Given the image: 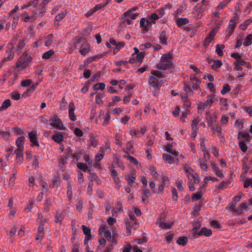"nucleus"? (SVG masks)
I'll return each mask as SVG.
<instances>
[{"instance_id": "nucleus-12", "label": "nucleus", "mask_w": 252, "mask_h": 252, "mask_svg": "<svg viewBox=\"0 0 252 252\" xmlns=\"http://www.w3.org/2000/svg\"><path fill=\"white\" fill-rule=\"evenodd\" d=\"M140 27L143 28V30L146 32L148 31V28L152 27V24L149 21H147L145 18H142L140 22Z\"/></svg>"}, {"instance_id": "nucleus-42", "label": "nucleus", "mask_w": 252, "mask_h": 252, "mask_svg": "<svg viewBox=\"0 0 252 252\" xmlns=\"http://www.w3.org/2000/svg\"><path fill=\"white\" fill-rule=\"evenodd\" d=\"M105 85L103 83H98L94 86V88L95 90H103L104 89Z\"/></svg>"}, {"instance_id": "nucleus-55", "label": "nucleus", "mask_w": 252, "mask_h": 252, "mask_svg": "<svg viewBox=\"0 0 252 252\" xmlns=\"http://www.w3.org/2000/svg\"><path fill=\"white\" fill-rule=\"evenodd\" d=\"M161 180H162L161 185H164V186L167 185L169 182L168 178L164 175H162L161 176Z\"/></svg>"}, {"instance_id": "nucleus-36", "label": "nucleus", "mask_w": 252, "mask_h": 252, "mask_svg": "<svg viewBox=\"0 0 252 252\" xmlns=\"http://www.w3.org/2000/svg\"><path fill=\"white\" fill-rule=\"evenodd\" d=\"M188 242V239L187 237H180L177 240V243L180 245L184 246Z\"/></svg>"}, {"instance_id": "nucleus-41", "label": "nucleus", "mask_w": 252, "mask_h": 252, "mask_svg": "<svg viewBox=\"0 0 252 252\" xmlns=\"http://www.w3.org/2000/svg\"><path fill=\"white\" fill-rule=\"evenodd\" d=\"M213 102L214 101L213 99H212L211 98H209V97H207L206 101L204 103L202 104V111H204L205 106H211Z\"/></svg>"}, {"instance_id": "nucleus-4", "label": "nucleus", "mask_w": 252, "mask_h": 252, "mask_svg": "<svg viewBox=\"0 0 252 252\" xmlns=\"http://www.w3.org/2000/svg\"><path fill=\"white\" fill-rule=\"evenodd\" d=\"M208 2L206 0H202L201 2L198 3L194 7V10L198 15H202L203 12L206 9Z\"/></svg>"}, {"instance_id": "nucleus-53", "label": "nucleus", "mask_w": 252, "mask_h": 252, "mask_svg": "<svg viewBox=\"0 0 252 252\" xmlns=\"http://www.w3.org/2000/svg\"><path fill=\"white\" fill-rule=\"evenodd\" d=\"M32 83V81L30 79L23 80L21 82V85L23 87L30 86Z\"/></svg>"}, {"instance_id": "nucleus-23", "label": "nucleus", "mask_w": 252, "mask_h": 252, "mask_svg": "<svg viewBox=\"0 0 252 252\" xmlns=\"http://www.w3.org/2000/svg\"><path fill=\"white\" fill-rule=\"evenodd\" d=\"M225 47L223 44H217L216 46V52L220 56H222L223 55L222 50Z\"/></svg>"}, {"instance_id": "nucleus-33", "label": "nucleus", "mask_w": 252, "mask_h": 252, "mask_svg": "<svg viewBox=\"0 0 252 252\" xmlns=\"http://www.w3.org/2000/svg\"><path fill=\"white\" fill-rule=\"evenodd\" d=\"M222 63L221 61L215 60L213 64L211 66V67L213 69L219 68L222 65Z\"/></svg>"}, {"instance_id": "nucleus-45", "label": "nucleus", "mask_w": 252, "mask_h": 252, "mask_svg": "<svg viewBox=\"0 0 252 252\" xmlns=\"http://www.w3.org/2000/svg\"><path fill=\"white\" fill-rule=\"evenodd\" d=\"M212 40H213V39H212V37L207 36L205 37V38L204 40L203 43L204 47H208Z\"/></svg>"}, {"instance_id": "nucleus-11", "label": "nucleus", "mask_w": 252, "mask_h": 252, "mask_svg": "<svg viewBox=\"0 0 252 252\" xmlns=\"http://www.w3.org/2000/svg\"><path fill=\"white\" fill-rule=\"evenodd\" d=\"M173 54L168 53L163 54L160 59L161 63H173Z\"/></svg>"}, {"instance_id": "nucleus-46", "label": "nucleus", "mask_w": 252, "mask_h": 252, "mask_svg": "<svg viewBox=\"0 0 252 252\" xmlns=\"http://www.w3.org/2000/svg\"><path fill=\"white\" fill-rule=\"evenodd\" d=\"M103 97V95L102 94H97L95 96V102L98 105H101L103 103V101L102 100V98Z\"/></svg>"}, {"instance_id": "nucleus-49", "label": "nucleus", "mask_w": 252, "mask_h": 252, "mask_svg": "<svg viewBox=\"0 0 252 252\" xmlns=\"http://www.w3.org/2000/svg\"><path fill=\"white\" fill-rule=\"evenodd\" d=\"M190 113L189 110H185L184 113H182L181 117H180V121L183 122H185V118H187V116L188 114Z\"/></svg>"}, {"instance_id": "nucleus-20", "label": "nucleus", "mask_w": 252, "mask_h": 252, "mask_svg": "<svg viewBox=\"0 0 252 252\" xmlns=\"http://www.w3.org/2000/svg\"><path fill=\"white\" fill-rule=\"evenodd\" d=\"M11 105L10 99H5L0 107V112L7 109Z\"/></svg>"}, {"instance_id": "nucleus-18", "label": "nucleus", "mask_w": 252, "mask_h": 252, "mask_svg": "<svg viewBox=\"0 0 252 252\" xmlns=\"http://www.w3.org/2000/svg\"><path fill=\"white\" fill-rule=\"evenodd\" d=\"M151 73L152 74H153V76H155L157 78H163L165 76V74L164 72L158 70H152Z\"/></svg>"}, {"instance_id": "nucleus-8", "label": "nucleus", "mask_w": 252, "mask_h": 252, "mask_svg": "<svg viewBox=\"0 0 252 252\" xmlns=\"http://www.w3.org/2000/svg\"><path fill=\"white\" fill-rule=\"evenodd\" d=\"M29 137L30 142L32 143V146H36L39 147V144L37 140V134L34 131H32L29 133Z\"/></svg>"}, {"instance_id": "nucleus-27", "label": "nucleus", "mask_w": 252, "mask_h": 252, "mask_svg": "<svg viewBox=\"0 0 252 252\" xmlns=\"http://www.w3.org/2000/svg\"><path fill=\"white\" fill-rule=\"evenodd\" d=\"M247 142L245 140H242L239 143V147L243 152H246L247 151L248 148L246 144Z\"/></svg>"}, {"instance_id": "nucleus-63", "label": "nucleus", "mask_w": 252, "mask_h": 252, "mask_svg": "<svg viewBox=\"0 0 252 252\" xmlns=\"http://www.w3.org/2000/svg\"><path fill=\"white\" fill-rule=\"evenodd\" d=\"M199 165L201 168V169L205 171H207V169L208 168V166L207 164H206L204 161H200L199 162Z\"/></svg>"}, {"instance_id": "nucleus-32", "label": "nucleus", "mask_w": 252, "mask_h": 252, "mask_svg": "<svg viewBox=\"0 0 252 252\" xmlns=\"http://www.w3.org/2000/svg\"><path fill=\"white\" fill-rule=\"evenodd\" d=\"M137 9V7H133L131 9H130L129 10H128L127 11H126V12H125L122 15V20H123V19L124 18H126V17H127L128 16L130 15V14L134 11H136V10Z\"/></svg>"}, {"instance_id": "nucleus-30", "label": "nucleus", "mask_w": 252, "mask_h": 252, "mask_svg": "<svg viewBox=\"0 0 252 252\" xmlns=\"http://www.w3.org/2000/svg\"><path fill=\"white\" fill-rule=\"evenodd\" d=\"M54 53L53 50H50L42 54V57L43 59L47 60L49 59Z\"/></svg>"}, {"instance_id": "nucleus-21", "label": "nucleus", "mask_w": 252, "mask_h": 252, "mask_svg": "<svg viewBox=\"0 0 252 252\" xmlns=\"http://www.w3.org/2000/svg\"><path fill=\"white\" fill-rule=\"evenodd\" d=\"M25 141L24 136H21L19 137L16 141V146L19 148L24 149V144Z\"/></svg>"}, {"instance_id": "nucleus-35", "label": "nucleus", "mask_w": 252, "mask_h": 252, "mask_svg": "<svg viewBox=\"0 0 252 252\" xmlns=\"http://www.w3.org/2000/svg\"><path fill=\"white\" fill-rule=\"evenodd\" d=\"M9 50H10V53H9V54L7 55V56L4 58H3L2 60V61L3 62H6V61H9V60H12V59H13L14 58V53L12 52V49L11 48H9Z\"/></svg>"}, {"instance_id": "nucleus-7", "label": "nucleus", "mask_w": 252, "mask_h": 252, "mask_svg": "<svg viewBox=\"0 0 252 252\" xmlns=\"http://www.w3.org/2000/svg\"><path fill=\"white\" fill-rule=\"evenodd\" d=\"M169 36L168 32L167 30H163L161 31L158 36L160 43L163 45H167V38Z\"/></svg>"}, {"instance_id": "nucleus-52", "label": "nucleus", "mask_w": 252, "mask_h": 252, "mask_svg": "<svg viewBox=\"0 0 252 252\" xmlns=\"http://www.w3.org/2000/svg\"><path fill=\"white\" fill-rule=\"evenodd\" d=\"M106 5V4L102 3L96 4L94 6V7L93 8L94 11H95L96 12L98 10L100 9L103 8Z\"/></svg>"}, {"instance_id": "nucleus-28", "label": "nucleus", "mask_w": 252, "mask_h": 252, "mask_svg": "<svg viewBox=\"0 0 252 252\" xmlns=\"http://www.w3.org/2000/svg\"><path fill=\"white\" fill-rule=\"evenodd\" d=\"M202 195V190L201 189H200L195 193H193L192 196V201H197L201 198Z\"/></svg>"}, {"instance_id": "nucleus-25", "label": "nucleus", "mask_w": 252, "mask_h": 252, "mask_svg": "<svg viewBox=\"0 0 252 252\" xmlns=\"http://www.w3.org/2000/svg\"><path fill=\"white\" fill-rule=\"evenodd\" d=\"M250 134L248 133L239 132L238 133V136L237 137V139H240L241 138H245V140L247 142H249L250 141Z\"/></svg>"}, {"instance_id": "nucleus-6", "label": "nucleus", "mask_w": 252, "mask_h": 252, "mask_svg": "<svg viewBox=\"0 0 252 252\" xmlns=\"http://www.w3.org/2000/svg\"><path fill=\"white\" fill-rule=\"evenodd\" d=\"M158 79L153 75L149 76L148 78V84L152 87L155 89H159Z\"/></svg>"}, {"instance_id": "nucleus-19", "label": "nucleus", "mask_w": 252, "mask_h": 252, "mask_svg": "<svg viewBox=\"0 0 252 252\" xmlns=\"http://www.w3.org/2000/svg\"><path fill=\"white\" fill-rule=\"evenodd\" d=\"M157 67L158 69L166 70L171 68L173 67V63H158L157 65Z\"/></svg>"}, {"instance_id": "nucleus-17", "label": "nucleus", "mask_w": 252, "mask_h": 252, "mask_svg": "<svg viewBox=\"0 0 252 252\" xmlns=\"http://www.w3.org/2000/svg\"><path fill=\"white\" fill-rule=\"evenodd\" d=\"M90 51V47L88 44H83L81 46V49L79 52L82 55H86Z\"/></svg>"}, {"instance_id": "nucleus-59", "label": "nucleus", "mask_w": 252, "mask_h": 252, "mask_svg": "<svg viewBox=\"0 0 252 252\" xmlns=\"http://www.w3.org/2000/svg\"><path fill=\"white\" fill-rule=\"evenodd\" d=\"M38 2H39V0H31L28 3V5L29 6H32L33 7H36L38 4Z\"/></svg>"}, {"instance_id": "nucleus-5", "label": "nucleus", "mask_w": 252, "mask_h": 252, "mask_svg": "<svg viewBox=\"0 0 252 252\" xmlns=\"http://www.w3.org/2000/svg\"><path fill=\"white\" fill-rule=\"evenodd\" d=\"M105 55V53H103L101 55H95L94 56H93V57H91L88 58V59H87L86 60H85L84 61V64L80 65V66L79 67V69H82L84 67L87 66L89 64V63H90L94 61H96L97 59L101 58Z\"/></svg>"}, {"instance_id": "nucleus-29", "label": "nucleus", "mask_w": 252, "mask_h": 252, "mask_svg": "<svg viewBox=\"0 0 252 252\" xmlns=\"http://www.w3.org/2000/svg\"><path fill=\"white\" fill-rule=\"evenodd\" d=\"M159 225L162 228L168 229L172 227L173 223L170 222H160Z\"/></svg>"}, {"instance_id": "nucleus-60", "label": "nucleus", "mask_w": 252, "mask_h": 252, "mask_svg": "<svg viewBox=\"0 0 252 252\" xmlns=\"http://www.w3.org/2000/svg\"><path fill=\"white\" fill-rule=\"evenodd\" d=\"M83 233L85 235H89L91 234V230L90 228L87 227L86 226L83 225L82 226Z\"/></svg>"}, {"instance_id": "nucleus-40", "label": "nucleus", "mask_w": 252, "mask_h": 252, "mask_svg": "<svg viewBox=\"0 0 252 252\" xmlns=\"http://www.w3.org/2000/svg\"><path fill=\"white\" fill-rule=\"evenodd\" d=\"M53 34L48 35L46 38V41H45V45L46 46H50L53 41Z\"/></svg>"}, {"instance_id": "nucleus-44", "label": "nucleus", "mask_w": 252, "mask_h": 252, "mask_svg": "<svg viewBox=\"0 0 252 252\" xmlns=\"http://www.w3.org/2000/svg\"><path fill=\"white\" fill-rule=\"evenodd\" d=\"M89 179L91 181L90 182L93 183L94 181H97L98 180V177L96 173L93 172L90 175Z\"/></svg>"}, {"instance_id": "nucleus-37", "label": "nucleus", "mask_w": 252, "mask_h": 252, "mask_svg": "<svg viewBox=\"0 0 252 252\" xmlns=\"http://www.w3.org/2000/svg\"><path fill=\"white\" fill-rule=\"evenodd\" d=\"M27 39L25 38H23L20 40L17 45V48L19 50H21L25 46L26 43Z\"/></svg>"}, {"instance_id": "nucleus-34", "label": "nucleus", "mask_w": 252, "mask_h": 252, "mask_svg": "<svg viewBox=\"0 0 252 252\" xmlns=\"http://www.w3.org/2000/svg\"><path fill=\"white\" fill-rule=\"evenodd\" d=\"M77 167L80 170L84 172H86L88 170V166L86 163L83 162H79L77 164Z\"/></svg>"}, {"instance_id": "nucleus-54", "label": "nucleus", "mask_w": 252, "mask_h": 252, "mask_svg": "<svg viewBox=\"0 0 252 252\" xmlns=\"http://www.w3.org/2000/svg\"><path fill=\"white\" fill-rule=\"evenodd\" d=\"M82 153L81 151H78L72 154L73 159H76L77 161L79 160L80 158Z\"/></svg>"}, {"instance_id": "nucleus-22", "label": "nucleus", "mask_w": 252, "mask_h": 252, "mask_svg": "<svg viewBox=\"0 0 252 252\" xmlns=\"http://www.w3.org/2000/svg\"><path fill=\"white\" fill-rule=\"evenodd\" d=\"M133 142L132 141H130L127 143L126 147V149H123V151L126 154H128L129 153L132 154L131 152V150L133 148Z\"/></svg>"}, {"instance_id": "nucleus-50", "label": "nucleus", "mask_w": 252, "mask_h": 252, "mask_svg": "<svg viewBox=\"0 0 252 252\" xmlns=\"http://www.w3.org/2000/svg\"><path fill=\"white\" fill-rule=\"evenodd\" d=\"M74 133L78 137H81L83 135L82 130L79 128H75L74 130Z\"/></svg>"}, {"instance_id": "nucleus-62", "label": "nucleus", "mask_w": 252, "mask_h": 252, "mask_svg": "<svg viewBox=\"0 0 252 252\" xmlns=\"http://www.w3.org/2000/svg\"><path fill=\"white\" fill-rule=\"evenodd\" d=\"M202 151L204 152L203 157H204V159L206 161L210 159V155L209 154L208 151H207L205 149H203L202 150Z\"/></svg>"}, {"instance_id": "nucleus-9", "label": "nucleus", "mask_w": 252, "mask_h": 252, "mask_svg": "<svg viewBox=\"0 0 252 252\" xmlns=\"http://www.w3.org/2000/svg\"><path fill=\"white\" fill-rule=\"evenodd\" d=\"M125 178L131 187H137V184H135L136 177L134 176L133 172H131L129 175L125 176Z\"/></svg>"}, {"instance_id": "nucleus-64", "label": "nucleus", "mask_w": 252, "mask_h": 252, "mask_svg": "<svg viewBox=\"0 0 252 252\" xmlns=\"http://www.w3.org/2000/svg\"><path fill=\"white\" fill-rule=\"evenodd\" d=\"M212 128L213 131L218 133H221L222 130L221 127L218 125H215Z\"/></svg>"}, {"instance_id": "nucleus-16", "label": "nucleus", "mask_w": 252, "mask_h": 252, "mask_svg": "<svg viewBox=\"0 0 252 252\" xmlns=\"http://www.w3.org/2000/svg\"><path fill=\"white\" fill-rule=\"evenodd\" d=\"M52 139L57 143H60L63 140V136L61 132H58L54 134Z\"/></svg>"}, {"instance_id": "nucleus-3", "label": "nucleus", "mask_w": 252, "mask_h": 252, "mask_svg": "<svg viewBox=\"0 0 252 252\" xmlns=\"http://www.w3.org/2000/svg\"><path fill=\"white\" fill-rule=\"evenodd\" d=\"M50 124L53 127L59 130H63L64 129L62 124V122L60 119L57 116L54 115L49 120Z\"/></svg>"}, {"instance_id": "nucleus-43", "label": "nucleus", "mask_w": 252, "mask_h": 252, "mask_svg": "<svg viewBox=\"0 0 252 252\" xmlns=\"http://www.w3.org/2000/svg\"><path fill=\"white\" fill-rule=\"evenodd\" d=\"M115 140L117 141L116 144L119 146H122V143L121 141L122 140V136L118 133L116 134L115 136Z\"/></svg>"}, {"instance_id": "nucleus-51", "label": "nucleus", "mask_w": 252, "mask_h": 252, "mask_svg": "<svg viewBox=\"0 0 252 252\" xmlns=\"http://www.w3.org/2000/svg\"><path fill=\"white\" fill-rule=\"evenodd\" d=\"M11 95V98L16 100H19L21 98L20 94L17 92H13Z\"/></svg>"}, {"instance_id": "nucleus-13", "label": "nucleus", "mask_w": 252, "mask_h": 252, "mask_svg": "<svg viewBox=\"0 0 252 252\" xmlns=\"http://www.w3.org/2000/svg\"><path fill=\"white\" fill-rule=\"evenodd\" d=\"M75 106L73 102L69 103L68 114L69 117L71 120L75 121L76 120V118L74 114Z\"/></svg>"}, {"instance_id": "nucleus-58", "label": "nucleus", "mask_w": 252, "mask_h": 252, "mask_svg": "<svg viewBox=\"0 0 252 252\" xmlns=\"http://www.w3.org/2000/svg\"><path fill=\"white\" fill-rule=\"evenodd\" d=\"M127 159L129 160L131 163H134L135 165H137L139 163L138 160L132 156H128Z\"/></svg>"}, {"instance_id": "nucleus-61", "label": "nucleus", "mask_w": 252, "mask_h": 252, "mask_svg": "<svg viewBox=\"0 0 252 252\" xmlns=\"http://www.w3.org/2000/svg\"><path fill=\"white\" fill-rule=\"evenodd\" d=\"M229 117L227 115H222L221 118V123L222 124L225 125L228 123Z\"/></svg>"}, {"instance_id": "nucleus-47", "label": "nucleus", "mask_w": 252, "mask_h": 252, "mask_svg": "<svg viewBox=\"0 0 252 252\" xmlns=\"http://www.w3.org/2000/svg\"><path fill=\"white\" fill-rule=\"evenodd\" d=\"M150 173L152 176L154 178H157L158 176V174L156 171V169L155 167L150 166L149 168Z\"/></svg>"}, {"instance_id": "nucleus-57", "label": "nucleus", "mask_w": 252, "mask_h": 252, "mask_svg": "<svg viewBox=\"0 0 252 252\" xmlns=\"http://www.w3.org/2000/svg\"><path fill=\"white\" fill-rule=\"evenodd\" d=\"M246 64V62H245L243 60H241L240 59L238 60H236V61L233 63V64L235 66H237V64H238L241 66H244Z\"/></svg>"}, {"instance_id": "nucleus-31", "label": "nucleus", "mask_w": 252, "mask_h": 252, "mask_svg": "<svg viewBox=\"0 0 252 252\" xmlns=\"http://www.w3.org/2000/svg\"><path fill=\"white\" fill-rule=\"evenodd\" d=\"M184 90L186 93V94L190 96L193 94V92L190 87L186 83L184 84Z\"/></svg>"}, {"instance_id": "nucleus-15", "label": "nucleus", "mask_w": 252, "mask_h": 252, "mask_svg": "<svg viewBox=\"0 0 252 252\" xmlns=\"http://www.w3.org/2000/svg\"><path fill=\"white\" fill-rule=\"evenodd\" d=\"M212 230L206 227L202 228L200 231L198 233V236H205L206 237L210 236L211 235H212Z\"/></svg>"}, {"instance_id": "nucleus-2", "label": "nucleus", "mask_w": 252, "mask_h": 252, "mask_svg": "<svg viewBox=\"0 0 252 252\" xmlns=\"http://www.w3.org/2000/svg\"><path fill=\"white\" fill-rule=\"evenodd\" d=\"M32 58L28 54L25 53L17 61V65L22 68L26 67L31 62Z\"/></svg>"}, {"instance_id": "nucleus-26", "label": "nucleus", "mask_w": 252, "mask_h": 252, "mask_svg": "<svg viewBox=\"0 0 252 252\" xmlns=\"http://www.w3.org/2000/svg\"><path fill=\"white\" fill-rule=\"evenodd\" d=\"M102 153L101 154H98L95 155V158H94V161L96 163H98L104 157V150L103 149H101L99 150Z\"/></svg>"}, {"instance_id": "nucleus-10", "label": "nucleus", "mask_w": 252, "mask_h": 252, "mask_svg": "<svg viewBox=\"0 0 252 252\" xmlns=\"http://www.w3.org/2000/svg\"><path fill=\"white\" fill-rule=\"evenodd\" d=\"M99 234H103L104 237L109 240L111 238V232L108 230L105 225H102L98 229Z\"/></svg>"}, {"instance_id": "nucleus-56", "label": "nucleus", "mask_w": 252, "mask_h": 252, "mask_svg": "<svg viewBox=\"0 0 252 252\" xmlns=\"http://www.w3.org/2000/svg\"><path fill=\"white\" fill-rule=\"evenodd\" d=\"M39 157L37 156H34L33 160L32 161V165L34 166L36 168H38V158Z\"/></svg>"}, {"instance_id": "nucleus-48", "label": "nucleus", "mask_w": 252, "mask_h": 252, "mask_svg": "<svg viewBox=\"0 0 252 252\" xmlns=\"http://www.w3.org/2000/svg\"><path fill=\"white\" fill-rule=\"evenodd\" d=\"M162 158L164 161H168V163H171L173 160L172 157L169 154H163Z\"/></svg>"}, {"instance_id": "nucleus-1", "label": "nucleus", "mask_w": 252, "mask_h": 252, "mask_svg": "<svg viewBox=\"0 0 252 252\" xmlns=\"http://www.w3.org/2000/svg\"><path fill=\"white\" fill-rule=\"evenodd\" d=\"M129 218L126 220V233L127 235H130L131 234V229L132 228L135 229L138 223L136 220V218L132 213H129Z\"/></svg>"}, {"instance_id": "nucleus-14", "label": "nucleus", "mask_w": 252, "mask_h": 252, "mask_svg": "<svg viewBox=\"0 0 252 252\" xmlns=\"http://www.w3.org/2000/svg\"><path fill=\"white\" fill-rule=\"evenodd\" d=\"M176 23L177 26L180 28L188 24L189 23V20L187 18H178L176 19Z\"/></svg>"}, {"instance_id": "nucleus-24", "label": "nucleus", "mask_w": 252, "mask_h": 252, "mask_svg": "<svg viewBox=\"0 0 252 252\" xmlns=\"http://www.w3.org/2000/svg\"><path fill=\"white\" fill-rule=\"evenodd\" d=\"M66 11L64 10L58 14L55 17V21L58 22L62 21L64 17L66 16Z\"/></svg>"}, {"instance_id": "nucleus-39", "label": "nucleus", "mask_w": 252, "mask_h": 252, "mask_svg": "<svg viewBox=\"0 0 252 252\" xmlns=\"http://www.w3.org/2000/svg\"><path fill=\"white\" fill-rule=\"evenodd\" d=\"M230 86L228 84H225L223 86L222 89L221 90L220 93L222 94H225L230 91Z\"/></svg>"}, {"instance_id": "nucleus-38", "label": "nucleus", "mask_w": 252, "mask_h": 252, "mask_svg": "<svg viewBox=\"0 0 252 252\" xmlns=\"http://www.w3.org/2000/svg\"><path fill=\"white\" fill-rule=\"evenodd\" d=\"M159 18L160 17L159 16L155 13H153L150 17V20H151V23H153L154 24H155L156 20Z\"/></svg>"}]
</instances>
